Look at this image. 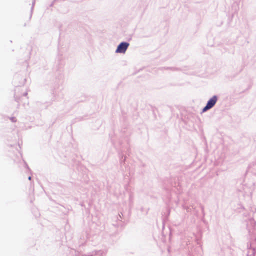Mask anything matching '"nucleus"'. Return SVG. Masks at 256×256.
<instances>
[{
    "instance_id": "nucleus-1",
    "label": "nucleus",
    "mask_w": 256,
    "mask_h": 256,
    "mask_svg": "<svg viewBox=\"0 0 256 256\" xmlns=\"http://www.w3.org/2000/svg\"><path fill=\"white\" fill-rule=\"evenodd\" d=\"M217 101V97L216 96H212L208 102L206 106L203 108L202 111L206 112L207 110L212 108Z\"/></svg>"
},
{
    "instance_id": "nucleus-3",
    "label": "nucleus",
    "mask_w": 256,
    "mask_h": 256,
    "mask_svg": "<svg viewBox=\"0 0 256 256\" xmlns=\"http://www.w3.org/2000/svg\"><path fill=\"white\" fill-rule=\"evenodd\" d=\"M30 178H30V177L28 178V179H29V180H30Z\"/></svg>"
},
{
    "instance_id": "nucleus-2",
    "label": "nucleus",
    "mask_w": 256,
    "mask_h": 256,
    "mask_svg": "<svg viewBox=\"0 0 256 256\" xmlns=\"http://www.w3.org/2000/svg\"><path fill=\"white\" fill-rule=\"evenodd\" d=\"M129 46V44L126 42H121L118 46L116 52L117 53H125L126 50L128 46Z\"/></svg>"
}]
</instances>
